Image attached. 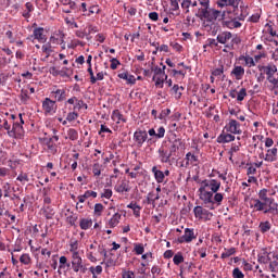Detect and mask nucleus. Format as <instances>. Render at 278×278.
Returning <instances> with one entry per match:
<instances>
[{"label":"nucleus","instance_id":"obj_1","mask_svg":"<svg viewBox=\"0 0 278 278\" xmlns=\"http://www.w3.org/2000/svg\"><path fill=\"white\" fill-rule=\"evenodd\" d=\"M220 190V181L216 179H205L201 182L199 188L200 201L203 202L204 206L208 210H216L217 207L223 205V199L225 195L223 193H218Z\"/></svg>","mask_w":278,"mask_h":278},{"label":"nucleus","instance_id":"obj_2","mask_svg":"<svg viewBox=\"0 0 278 278\" xmlns=\"http://www.w3.org/2000/svg\"><path fill=\"white\" fill-rule=\"evenodd\" d=\"M195 16L202 21L203 27H210V29H212L214 21H225L226 13L214 8H210L208 5L205 8H200L195 13Z\"/></svg>","mask_w":278,"mask_h":278},{"label":"nucleus","instance_id":"obj_3","mask_svg":"<svg viewBox=\"0 0 278 278\" xmlns=\"http://www.w3.org/2000/svg\"><path fill=\"white\" fill-rule=\"evenodd\" d=\"M258 201H262L267 205V208L264 210V214H271V216L278 215V204L275 202L274 198L268 197V189L260 190Z\"/></svg>","mask_w":278,"mask_h":278},{"label":"nucleus","instance_id":"obj_4","mask_svg":"<svg viewBox=\"0 0 278 278\" xmlns=\"http://www.w3.org/2000/svg\"><path fill=\"white\" fill-rule=\"evenodd\" d=\"M258 71H264L267 76V81L273 85L274 90L278 88V79L275 78V73H277V65H258Z\"/></svg>","mask_w":278,"mask_h":278},{"label":"nucleus","instance_id":"obj_5","mask_svg":"<svg viewBox=\"0 0 278 278\" xmlns=\"http://www.w3.org/2000/svg\"><path fill=\"white\" fill-rule=\"evenodd\" d=\"M151 72L154 73L153 81H155V86L160 88H164V81L168 79V75H166V72L162 70V67L155 65L151 67Z\"/></svg>","mask_w":278,"mask_h":278},{"label":"nucleus","instance_id":"obj_6","mask_svg":"<svg viewBox=\"0 0 278 278\" xmlns=\"http://www.w3.org/2000/svg\"><path fill=\"white\" fill-rule=\"evenodd\" d=\"M224 129L227 131V134H235L238 136L242 134V129H240V124L236 119H229Z\"/></svg>","mask_w":278,"mask_h":278},{"label":"nucleus","instance_id":"obj_7","mask_svg":"<svg viewBox=\"0 0 278 278\" xmlns=\"http://www.w3.org/2000/svg\"><path fill=\"white\" fill-rule=\"evenodd\" d=\"M42 110L45 114H55L58 104H55V101L51 100V98H46L42 102Z\"/></svg>","mask_w":278,"mask_h":278},{"label":"nucleus","instance_id":"obj_8","mask_svg":"<svg viewBox=\"0 0 278 278\" xmlns=\"http://www.w3.org/2000/svg\"><path fill=\"white\" fill-rule=\"evenodd\" d=\"M149 138V134L147 130L138 129L134 132V141L136 142L137 147H142L147 139Z\"/></svg>","mask_w":278,"mask_h":278},{"label":"nucleus","instance_id":"obj_9","mask_svg":"<svg viewBox=\"0 0 278 278\" xmlns=\"http://www.w3.org/2000/svg\"><path fill=\"white\" fill-rule=\"evenodd\" d=\"M192 240H197V236L194 235V229L186 228L184 236L177 239L179 244H184V242L190 243Z\"/></svg>","mask_w":278,"mask_h":278},{"label":"nucleus","instance_id":"obj_10","mask_svg":"<svg viewBox=\"0 0 278 278\" xmlns=\"http://www.w3.org/2000/svg\"><path fill=\"white\" fill-rule=\"evenodd\" d=\"M23 134H24L23 124H20L18 122H14L12 129L9 130V137L18 138L23 136Z\"/></svg>","mask_w":278,"mask_h":278},{"label":"nucleus","instance_id":"obj_11","mask_svg":"<svg viewBox=\"0 0 278 278\" xmlns=\"http://www.w3.org/2000/svg\"><path fill=\"white\" fill-rule=\"evenodd\" d=\"M220 21L223 27H227L228 29H238V27H242V23H240L236 17L232 20H226V17H224V20Z\"/></svg>","mask_w":278,"mask_h":278},{"label":"nucleus","instance_id":"obj_12","mask_svg":"<svg viewBox=\"0 0 278 278\" xmlns=\"http://www.w3.org/2000/svg\"><path fill=\"white\" fill-rule=\"evenodd\" d=\"M193 213L195 218H203V216H205V218H212V216H214V214L210 213V211L203 208V206H195L193 208Z\"/></svg>","mask_w":278,"mask_h":278},{"label":"nucleus","instance_id":"obj_13","mask_svg":"<svg viewBox=\"0 0 278 278\" xmlns=\"http://www.w3.org/2000/svg\"><path fill=\"white\" fill-rule=\"evenodd\" d=\"M84 265V260L79 254H72V268L74 273H79V268Z\"/></svg>","mask_w":278,"mask_h":278},{"label":"nucleus","instance_id":"obj_14","mask_svg":"<svg viewBox=\"0 0 278 278\" xmlns=\"http://www.w3.org/2000/svg\"><path fill=\"white\" fill-rule=\"evenodd\" d=\"M33 37L35 40H38V42H47V35H45V28L43 27H37L33 31Z\"/></svg>","mask_w":278,"mask_h":278},{"label":"nucleus","instance_id":"obj_15","mask_svg":"<svg viewBox=\"0 0 278 278\" xmlns=\"http://www.w3.org/2000/svg\"><path fill=\"white\" fill-rule=\"evenodd\" d=\"M159 154H160V160L162 162V164H170V157H173V153L169 152L168 150H165L164 148H161L159 150Z\"/></svg>","mask_w":278,"mask_h":278},{"label":"nucleus","instance_id":"obj_16","mask_svg":"<svg viewBox=\"0 0 278 278\" xmlns=\"http://www.w3.org/2000/svg\"><path fill=\"white\" fill-rule=\"evenodd\" d=\"M236 140V136L229 132H223L217 137V142L219 144H226L227 142H233Z\"/></svg>","mask_w":278,"mask_h":278},{"label":"nucleus","instance_id":"obj_17","mask_svg":"<svg viewBox=\"0 0 278 278\" xmlns=\"http://www.w3.org/2000/svg\"><path fill=\"white\" fill-rule=\"evenodd\" d=\"M43 142L48 148V151H50L52 155H55V153H58V144H55V141H53V139H49V137H47L43 138Z\"/></svg>","mask_w":278,"mask_h":278},{"label":"nucleus","instance_id":"obj_18","mask_svg":"<svg viewBox=\"0 0 278 278\" xmlns=\"http://www.w3.org/2000/svg\"><path fill=\"white\" fill-rule=\"evenodd\" d=\"M273 258H270V253L268 251H263L257 255L258 264H270Z\"/></svg>","mask_w":278,"mask_h":278},{"label":"nucleus","instance_id":"obj_19","mask_svg":"<svg viewBox=\"0 0 278 278\" xmlns=\"http://www.w3.org/2000/svg\"><path fill=\"white\" fill-rule=\"evenodd\" d=\"M264 160L265 162H277V148L268 149Z\"/></svg>","mask_w":278,"mask_h":278},{"label":"nucleus","instance_id":"obj_20","mask_svg":"<svg viewBox=\"0 0 278 278\" xmlns=\"http://www.w3.org/2000/svg\"><path fill=\"white\" fill-rule=\"evenodd\" d=\"M152 173L157 184H164V179H165L164 172L157 169V166H153Z\"/></svg>","mask_w":278,"mask_h":278},{"label":"nucleus","instance_id":"obj_21","mask_svg":"<svg viewBox=\"0 0 278 278\" xmlns=\"http://www.w3.org/2000/svg\"><path fill=\"white\" fill-rule=\"evenodd\" d=\"M231 36L232 35L229 31L220 33L217 36V42H219V45H227V42H229V40H231Z\"/></svg>","mask_w":278,"mask_h":278},{"label":"nucleus","instance_id":"obj_22","mask_svg":"<svg viewBox=\"0 0 278 278\" xmlns=\"http://www.w3.org/2000/svg\"><path fill=\"white\" fill-rule=\"evenodd\" d=\"M41 212L47 220H52L55 216V211L51 206H42Z\"/></svg>","mask_w":278,"mask_h":278},{"label":"nucleus","instance_id":"obj_23","mask_svg":"<svg viewBox=\"0 0 278 278\" xmlns=\"http://www.w3.org/2000/svg\"><path fill=\"white\" fill-rule=\"evenodd\" d=\"M273 261L269 262V270L270 273H278V255L277 253L271 254Z\"/></svg>","mask_w":278,"mask_h":278},{"label":"nucleus","instance_id":"obj_24","mask_svg":"<svg viewBox=\"0 0 278 278\" xmlns=\"http://www.w3.org/2000/svg\"><path fill=\"white\" fill-rule=\"evenodd\" d=\"M121 218H122V215L119 213H114V215L108 222L109 227H111V229H114V227H117L118 223H121Z\"/></svg>","mask_w":278,"mask_h":278},{"label":"nucleus","instance_id":"obj_25","mask_svg":"<svg viewBox=\"0 0 278 278\" xmlns=\"http://www.w3.org/2000/svg\"><path fill=\"white\" fill-rule=\"evenodd\" d=\"M253 207L256 210V212L264 213L265 210H268V204H266L265 202H262V200L260 199H255Z\"/></svg>","mask_w":278,"mask_h":278},{"label":"nucleus","instance_id":"obj_26","mask_svg":"<svg viewBox=\"0 0 278 278\" xmlns=\"http://www.w3.org/2000/svg\"><path fill=\"white\" fill-rule=\"evenodd\" d=\"M231 75H233L237 80L242 79V77H244V67L235 66L233 70L231 71Z\"/></svg>","mask_w":278,"mask_h":278},{"label":"nucleus","instance_id":"obj_27","mask_svg":"<svg viewBox=\"0 0 278 278\" xmlns=\"http://www.w3.org/2000/svg\"><path fill=\"white\" fill-rule=\"evenodd\" d=\"M131 190V187H129V182L122 180V184L119 186L115 187V191L123 194V192H129Z\"/></svg>","mask_w":278,"mask_h":278},{"label":"nucleus","instance_id":"obj_28","mask_svg":"<svg viewBox=\"0 0 278 278\" xmlns=\"http://www.w3.org/2000/svg\"><path fill=\"white\" fill-rule=\"evenodd\" d=\"M258 229L261 233H268V231L273 229V224H270L268 220L261 222L258 225Z\"/></svg>","mask_w":278,"mask_h":278},{"label":"nucleus","instance_id":"obj_29","mask_svg":"<svg viewBox=\"0 0 278 278\" xmlns=\"http://www.w3.org/2000/svg\"><path fill=\"white\" fill-rule=\"evenodd\" d=\"M181 144H184V142H181V139H175L170 147H169V152L175 155V153H177V151H179V147H181Z\"/></svg>","mask_w":278,"mask_h":278},{"label":"nucleus","instance_id":"obj_30","mask_svg":"<svg viewBox=\"0 0 278 278\" xmlns=\"http://www.w3.org/2000/svg\"><path fill=\"white\" fill-rule=\"evenodd\" d=\"M52 94H55L54 98L59 102L65 101L66 99V90L64 89H56L55 91H52Z\"/></svg>","mask_w":278,"mask_h":278},{"label":"nucleus","instance_id":"obj_31","mask_svg":"<svg viewBox=\"0 0 278 278\" xmlns=\"http://www.w3.org/2000/svg\"><path fill=\"white\" fill-rule=\"evenodd\" d=\"M159 200H160V194H155V192H149L147 195L146 203H148V205H153Z\"/></svg>","mask_w":278,"mask_h":278},{"label":"nucleus","instance_id":"obj_32","mask_svg":"<svg viewBox=\"0 0 278 278\" xmlns=\"http://www.w3.org/2000/svg\"><path fill=\"white\" fill-rule=\"evenodd\" d=\"M79 227L84 231H87V229H90V227H92V219L81 218L79 222Z\"/></svg>","mask_w":278,"mask_h":278},{"label":"nucleus","instance_id":"obj_33","mask_svg":"<svg viewBox=\"0 0 278 278\" xmlns=\"http://www.w3.org/2000/svg\"><path fill=\"white\" fill-rule=\"evenodd\" d=\"M128 210H132L134 212V216H136V218H140V210H142V207L134 202H131L130 204L127 205Z\"/></svg>","mask_w":278,"mask_h":278},{"label":"nucleus","instance_id":"obj_34","mask_svg":"<svg viewBox=\"0 0 278 278\" xmlns=\"http://www.w3.org/2000/svg\"><path fill=\"white\" fill-rule=\"evenodd\" d=\"M239 60H243V62H245V66H249V68L255 66V59L250 55H241Z\"/></svg>","mask_w":278,"mask_h":278},{"label":"nucleus","instance_id":"obj_35","mask_svg":"<svg viewBox=\"0 0 278 278\" xmlns=\"http://www.w3.org/2000/svg\"><path fill=\"white\" fill-rule=\"evenodd\" d=\"M77 249H79V243L77 240H71L70 241V253H72V255H79V252L77 251Z\"/></svg>","mask_w":278,"mask_h":278},{"label":"nucleus","instance_id":"obj_36","mask_svg":"<svg viewBox=\"0 0 278 278\" xmlns=\"http://www.w3.org/2000/svg\"><path fill=\"white\" fill-rule=\"evenodd\" d=\"M112 118L113 121H116V123H127V119L123 116V114H121V111L118 110H115L113 111V114H112Z\"/></svg>","mask_w":278,"mask_h":278},{"label":"nucleus","instance_id":"obj_37","mask_svg":"<svg viewBox=\"0 0 278 278\" xmlns=\"http://www.w3.org/2000/svg\"><path fill=\"white\" fill-rule=\"evenodd\" d=\"M185 160L187 161V166H188L189 164H197V162H199V156L192 154L191 152H188L186 154Z\"/></svg>","mask_w":278,"mask_h":278},{"label":"nucleus","instance_id":"obj_38","mask_svg":"<svg viewBox=\"0 0 278 278\" xmlns=\"http://www.w3.org/2000/svg\"><path fill=\"white\" fill-rule=\"evenodd\" d=\"M42 53H46V58H50L51 53L53 52V47L51 46V42H47L41 47Z\"/></svg>","mask_w":278,"mask_h":278},{"label":"nucleus","instance_id":"obj_39","mask_svg":"<svg viewBox=\"0 0 278 278\" xmlns=\"http://www.w3.org/2000/svg\"><path fill=\"white\" fill-rule=\"evenodd\" d=\"M66 262H68V258H66V256H61L59 260V269H58V274L62 275V270H64V268H66Z\"/></svg>","mask_w":278,"mask_h":278},{"label":"nucleus","instance_id":"obj_40","mask_svg":"<svg viewBox=\"0 0 278 278\" xmlns=\"http://www.w3.org/2000/svg\"><path fill=\"white\" fill-rule=\"evenodd\" d=\"M89 270L92 274V278H97V275H101L103 273V267L101 265H98L96 267L91 266Z\"/></svg>","mask_w":278,"mask_h":278},{"label":"nucleus","instance_id":"obj_41","mask_svg":"<svg viewBox=\"0 0 278 278\" xmlns=\"http://www.w3.org/2000/svg\"><path fill=\"white\" fill-rule=\"evenodd\" d=\"M231 255H236V248L225 249V252L222 253V260H227Z\"/></svg>","mask_w":278,"mask_h":278},{"label":"nucleus","instance_id":"obj_42","mask_svg":"<svg viewBox=\"0 0 278 278\" xmlns=\"http://www.w3.org/2000/svg\"><path fill=\"white\" fill-rule=\"evenodd\" d=\"M184 87H179V85H174L172 91L174 92L175 99H181V91Z\"/></svg>","mask_w":278,"mask_h":278},{"label":"nucleus","instance_id":"obj_43","mask_svg":"<svg viewBox=\"0 0 278 278\" xmlns=\"http://www.w3.org/2000/svg\"><path fill=\"white\" fill-rule=\"evenodd\" d=\"M173 262L176 266H179V264H184V254L181 252H178L174 255Z\"/></svg>","mask_w":278,"mask_h":278},{"label":"nucleus","instance_id":"obj_44","mask_svg":"<svg viewBox=\"0 0 278 278\" xmlns=\"http://www.w3.org/2000/svg\"><path fill=\"white\" fill-rule=\"evenodd\" d=\"M16 181H20L21 184H23V186H25V184L29 181V176L27 175V173H21L17 176Z\"/></svg>","mask_w":278,"mask_h":278},{"label":"nucleus","instance_id":"obj_45","mask_svg":"<svg viewBox=\"0 0 278 278\" xmlns=\"http://www.w3.org/2000/svg\"><path fill=\"white\" fill-rule=\"evenodd\" d=\"M124 10L125 12H128L130 16H136V14L138 13V9H136V7H131L127 4H124Z\"/></svg>","mask_w":278,"mask_h":278},{"label":"nucleus","instance_id":"obj_46","mask_svg":"<svg viewBox=\"0 0 278 278\" xmlns=\"http://www.w3.org/2000/svg\"><path fill=\"white\" fill-rule=\"evenodd\" d=\"M66 25H68V27H71L72 29H77L79 27V25L77 24V22H75V18H68V17H65L64 18Z\"/></svg>","mask_w":278,"mask_h":278},{"label":"nucleus","instance_id":"obj_47","mask_svg":"<svg viewBox=\"0 0 278 278\" xmlns=\"http://www.w3.org/2000/svg\"><path fill=\"white\" fill-rule=\"evenodd\" d=\"M67 136L72 141H75L77 138H79V134L75 130V128H70L67 130Z\"/></svg>","mask_w":278,"mask_h":278},{"label":"nucleus","instance_id":"obj_48","mask_svg":"<svg viewBox=\"0 0 278 278\" xmlns=\"http://www.w3.org/2000/svg\"><path fill=\"white\" fill-rule=\"evenodd\" d=\"M101 168H103V165L96 163L92 166V173L94 177H100L101 176Z\"/></svg>","mask_w":278,"mask_h":278},{"label":"nucleus","instance_id":"obj_49","mask_svg":"<svg viewBox=\"0 0 278 278\" xmlns=\"http://www.w3.org/2000/svg\"><path fill=\"white\" fill-rule=\"evenodd\" d=\"M77 118H79V113L73 111V112H70L66 116V121L68 123H73V121H77Z\"/></svg>","mask_w":278,"mask_h":278},{"label":"nucleus","instance_id":"obj_50","mask_svg":"<svg viewBox=\"0 0 278 278\" xmlns=\"http://www.w3.org/2000/svg\"><path fill=\"white\" fill-rule=\"evenodd\" d=\"M60 3H62V5H68L71 8V10H77V3H75L74 1L71 0H59Z\"/></svg>","mask_w":278,"mask_h":278},{"label":"nucleus","instance_id":"obj_51","mask_svg":"<svg viewBox=\"0 0 278 278\" xmlns=\"http://www.w3.org/2000/svg\"><path fill=\"white\" fill-rule=\"evenodd\" d=\"M81 109L88 110V104H86L84 100H77L76 104L74 105V110H81Z\"/></svg>","mask_w":278,"mask_h":278},{"label":"nucleus","instance_id":"obj_52","mask_svg":"<svg viewBox=\"0 0 278 278\" xmlns=\"http://www.w3.org/2000/svg\"><path fill=\"white\" fill-rule=\"evenodd\" d=\"M244 97H247V88H241L237 92V101H244Z\"/></svg>","mask_w":278,"mask_h":278},{"label":"nucleus","instance_id":"obj_53","mask_svg":"<svg viewBox=\"0 0 278 278\" xmlns=\"http://www.w3.org/2000/svg\"><path fill=\"white\" fill-rule=\"evenodd\" d=\"M21 264H25V266L29 265L31 262V257H29V254H22L20 257Z\"/></svg>","mask_w":278,"mask_h":278},{"label":"nucleus","instance_id":"obj_54","mask_svg":"<svg viewBox=\"0 0 278 278\" xmlns=\"http://www.w3.org/2000/svg\"><path fill=\"white\" fill-rule=\"evenodd\" d=\"M225 73V66L220 65L219 67L215 68L213 72H212V75L214 77H220V75H223Z\"/></svg>","mask_w":278,"mask_h":278},{"label":"nucleus","instance_id":"obj_55","mask_svg":"<svg viewBox=\"0 0 278 278\" xmlns=\"http://www.w3.org/2000/svg\"><path fill=\"white\" fill-rule=\"evenodd\" d=\"M166 135V128H164V126H161L159 129H157V132L155 135V138L157 140L164 138V136Z\"/></svg>","mask_w":278,"mask_h":278},{"label":"nucleus","instance_id":"obj_56","mask_svg":"<svg viewBox=\"0 0 278 278\" xmlns=\"http://www.w3.org/2000/svg\"><path fill=\"white\" fill-rule=\"evenodd\" d=\"M238 5H240V0H228V7L233 8V12H238Z\"/></svg>","mask_w":278,"mask_h":278},{"label":"nucleus","instance_id":"obj_57","mask_svg":"<svg viewBox=\"0 0 278 278\" xmlns=\"http://www.w3.org/2000/svg\"><path fill=\"white\" fill-rule=\"evenodd\" d=\"M20 99L24 105L27 104V102L29 101V93L22 91V93H20Z\"/></svg>","mask_w":278,"mask_h":278},{"label":"nucleus","instance_id":"obj_58","mask_svg":"<svg viewBox=\"0 0 278 278\" xmlns=\"http://www.w3.org/2000/svg\"><path fill=\"white\" fill-rule=\"evenodd\" d=\"M10 188L11 186L9 185V182L2 184V192L5 198L10 197Z\"/></svg>","mask_w":278,"mask_h":278},{"label":"nucleus","instance_id":"obj_59","mask_svg":"<svg viewBox=\"0 0 278 278\" xmlns=\"http://www.w3.org/2000/svg\"><path fill=\"white\" fill-rule=\"evenodd\" d=\"M94 214L96 216H101V214H103V204L97 203L94 205Z\"/></svg>","mask_w":278,"mask_h":278},{"label":"nucleus","instance_id":"obj_60","mask_svg":"<svg viewBox=\"0 0 278 278\" xmlns=\"http://www.w3.org/2000/svg\"><path fill=\"white\" fill-rule=\"evenodd\" d=\"M118 66H121V61H118L116 58L111 59V70L116 71Z\"/></svg>","mask_w":278,"mask_h":278},{"label":"nucleus","instance_id":"obj_61","mask_svg":"<svg viewBox=\"0 0 278 278\" xmlns=\"http://www.w3.org/2000/svg\"><path fill=\"white\" fill-rule=\"evenodd\" d=\"M135 253L137 255H142V253H144V245H142V243H138L135 245Z\"/></svg>","mask_w":278,"mask_h":278},{"label":"nucleus","instance_id":"obj_62","mask_svg":"<svg viewBox=\"0 0 278 278\" xmlns=\"http://www.w3.org/2000/svg\"><path fill=\"white\" fill-rule=\"evenodd\" d=\"M232 277L233 278H244V274L240 270V268L236 267L232 270Z\"/></svg>","mask_w":278,"mask_h":278},{"label":"nucleus","instance_id":"obj_63","mask_svg":"<svg viewBox=\"0 0 278 278\" xmlns=\"http://www.w3.org/2000/svg\"><path fill=\"white\" fill-rule=\"evenodd\" d=\"M169 114H170V109H164L161 111L159 115V119L164 121V118H166V116H168Z\"/></svg>","mask_w":278,"mask_h":278},{"label":"nucleus","instance_id":"obj_64","mask_svg":"<svg viewBox=\"0 0 278 278\" xmlns=\"http://www.w3.org/2000/svg\"><path fill=\"white\" fill-rule=\"evenodd\" d=\"M66 223H68V225H71L72 227H75V223H77V216L76 215H70L66 218Z\"/></svg>","mask_w":278,"mask_h":278}]
</instances>
